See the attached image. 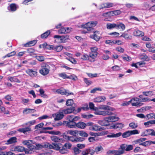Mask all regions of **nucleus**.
Wrapping results in <instances>:
<instances>
[{
  "instance_id": "nucleus-1",
  "label": "nucleus",
  "mask_w": 155,
  "mask_h": 155,
  "mask_svg": "<svg viewBox=\"0 0 155 155\" xmlns=\"http://www.w3.org/2000/svg\"><path fill=\"white\" fill-rule=\"evenodd\" d=\"M51 140L56 143H52V145H51L50 147L56 150H59L60 152L62 154H66L68 152V149L71 148L72 144L67 143L63 145L62 144L58 142H60L63 141V139L60 138L56 136H53L51 137Z\"/></svg>"
},
{
  "instance_id": "nucleus-2",
  "label": "nucleus",
  "mask_w": 155,
  "mask_h": 155,
  "mask_svg": "<svg viewBox=\"0 0 155 155\" xmlns=\"http://www.w3.org/2000/svg\"><path fill=\"white\" fill-rule=\"evenodd\" d=\"M80 118L79 117L70 115L67 117V121H63V124L70 128H75L76 126V121Z\"/></svg>"
},
{
  "instance_id": "nucleus-3",
  "label": "nucleus",
  "mask_w": 155,
  "mask_h": 155,
  "mask_svg": "<svg viewBox=\"0 0 155 155\" xmlns=\"http://www.w3.org/2000/svg\"><path fill=\"white\" fill-rule=\"evenodd\" d=\"M99 108L100 109L104 110H99L97 113L98 115L105 116L113 114L112 112L114 110V108L110 106L103 105L99 107Z\"/></svg>"
},
{
  "instance_id": "nucleus-4",
  "label": "nucleus",
  "mask_w": 155,
  "mask_h": 155,
  "mask_svg": "<svg viewBox=\"0 0 155 155\" xmlns=\"http://www.w3.org/2000/svg\"><path fill=\"white\" fill-rule=\"evenodd\" d=\"M91 52L89 53V56L91 60H90L91 62H94L98 54V48L96 47H91L90 48Z\"/></svg>"
},
{
  "instance_id": "nucleus-5",
  "label": "nucleus",
  "mask_w": 155,
  "mask_h": 155,
  "mask_svg": "<svg viewBox=\"0 0 155 155\" xmlns=\"http://www.w3.org/2000/svg\"><path fill=\"white\" fill-rule=\"evenodd\" d=\"M50 68V66L48 64H45L41 66V69L39 70V72L43 76L46 75L49 73Z\"/></svg>"
},
{
  "instance_id": "nucleus-6",
  "label": "nucleus",
  "mask_w": 155,
  "mask_h": 155,
  "mask_svg": "<svg viewBox=\"0 0 155 155\" xmlns=\"http://www.w3.org/2000/svg\"><path fill=\"white\" fill-rule=\"evenodd\" d=\"M97 23L98 22L97 21H90L84 25L83 27L84 28L87 29L88 31H90L93 29L92 28L95 26Z\"/></svg>"
},
{
  "instance_id": "nucleus-7",
  "label": "nucleus",
  "mask_w": 155,
  "mask_h": 155,
  "mask_svg": "<svg viewBox=\"0 0 155 155\" xmlns=\"http://www.w3.org/2000/svg\"><path fill=\"white\" fill-rule=\"evenodd\" d=\"M149 135L155 136V131L153 129L146 130L142 132L141 136L142 137L147 136Z\"/></svg>"
},
{
  "instance_id": "nucleus-8",
  "label": "nucleus",
  "mask_w": 155,
  "mask_h": 155,
  "mask_svg": "<svg viewBox=\"0 0 155 155\" xmlns=\"http://www.w3.org/2000/svg\"><path fill=\"white\" fill-rule=\"evenodd\" d=\"M56 92L58 94L67 96L71 95H74L73 93L70 92L68 90L65 89H58L56 90Z\"/></svg>"
},
{
  "instance_id": "nucleus-9",
  "label": "nucleus",
  "mask_w": 155,
  "mask_h": 155,
  "mask_svg": "<svg viewBox=\"0 0 155 155\" xmlns=\"http://www.w3.org/2000/svg\"><path fill=\"white\" fill-rule=\"evenodd\" d=\"M25 72L30 77L32 78L36 77L38 74L37 71H34L33 69H28L26 70Z\"/></svg>"
},
{
  "instance_id": "nucleus-10",
  "label": "nucleus",
  "mask_w": 155,
  "mask_h": 155,
  "mask_svg": "<svg viewBox=\"0 0 155 155\" xmlns=\"http://www.w3.org/2000/svg\"><path fill=\"white\" fill-rule=\"evenodd\" d=\"M94 153V150L91 148L86 149L81 152L82 155H93Z\"/></svg>"
},
{
  "instance_id": "nucleus-11",
  "label": "nucleus",
  "mask_w": 155,
  "mask_h": 155,
  "mask_svg": "<svg viewBox=\"0 0 155 155\" xmlns=\"http://www.w3.org/2000/svg\"><path fill=\"white\" fill-rule=\"evenodd\" d=\"M94 35H90V38L94 39L96 41H99L101 38V35L99 31H96L94 32Z\"/></svg>"
},
{
  "instance_id": "nucleus-12",
  "label": "nucleus",
  "mask_w": 155,
  "mask_h": 155,
  "mask_svg": "<svg viewBox=\"0 0 155 155\" xmlns=\"http://www.w3.org/2000/svg\"><path fill=\"white\" fill-rule=\"evenodd\" d=\"M124 127V124L121 123H118L111 125L110 127V128L111 129H115L120 130L123 128Z\"/></svg>"
},
{
  "instance_id": "nucleus-13",
  "label": "nucleus",
  "mask_w": 155,
  "mask_h": 155,
  "mask_svg": "<svg viewBox=\"0 0 155 155\" xmlns=\"http://www.w3.org/2000/svg\"><path fill=\"white\" fill-rule=\"evenodd\" d=\"M108 120V118H107V117H105L102 120H99L98 123L101 126H108L110 125V123H109Z\"/></svg>"
},
{
  "instance_id": "nucleus-14",
  "label": "nucleus",
  "mask_w": 155,
  "mask_h": 155,
  "mask_svg": "<svg viewBox=\"0 0 155 155\" xmlns=\"http://www.w3.org/2000/svg\"><path fill=\"white\" fill-rule=\"evenodd\" d=\"M54 38H56L55 41L58 43H62L63 42V40L64 39H65L66 36H61L59 35H55L54 36Z\"/></svg>"
},
{
  "instance_id": "nucleus-15",
  "label": "nucleus",
  "mask_w": 155,
  "mask_h": 155,
  "mask_svg": "<svg viewBox=\"0 0 155 155\" xmlns=\"http://www.w3.org/2000/svg\"><path fill=\"white\" fill-rule=\"evenodd\" d=\"M37 42V40H34L28 41L26 43L22 45L23 47H28L34 46L36 44Z\"/></svg>"
},
{
  "instance_id": "nucleus-16",
  "label": "nucleus",
  "mask_w": 155,
  "mask_h": 155,
  "mask_svg": "<svg viewBox=\"0 0 155 155\" xmlns=\"http://www.w3.org/2000/svg\"><path fill=\"white\" fill-rule=\"evenodd\" d=\"M75 110V107H71L62 110L63 112L65 114H71Z\"/></svg>"
},
{
  "instance_id": "nucleus-17",
  "label": "nucleus",
  "mask_w": 155,
  "mask_h": 155,
  "mask_svg": "<svg viewBox=\"0 0 155 155\" xmlns=\"http://www.w3.org/2000/svg\"><path fill=\"white\" fill-rule=\"evenodd\" d=\"M89 107L90 108L93 110H94L95 112V114L96 115H98L97 113L99 111V107H94V104L92 102H90L89 104Z\"/></svg>"
},
{
  "instance_id": "nucleus-18",
  "label": "nucleus",
  "mask_w": 155,
  "mask_h": 155,
  "mask_svg": "<svg viewBox=\"0 0 155 155\" xmlns=\"http://www.w3.org/2000/svg\"><path fill=\"white\" fill-rule=\"evenodd\" d=\"M8 9L11 12H14L17 9L16 4L14 3L10 4L9 6L8 7Z\"/></svg>"
},
{
  "instance_id": "nucleus-19",
  "label": "nucleus",
  "mask_w": 155,
  "mask_h": 155,
  "mask_svg": "<svg viewBox=\"0 0 155 155\" xmlns=\"http://www.w3.org/2000/svg\"><path fill=\"white\" fill-rule=\"evenodd\" d=\"M133 35L137 37H142L144 35V33L138 30H136L133 32Z\"/></svg>"
},
{
  "instance_id": "nucleus-20",
  "label": "nucleus",
  "mask_w": 155,
  "mask_h": 155,
  "mask_svg": "<svg viewBox=\"0 0 155 155\" xmlns=\"http://www.w3.org/2000/svg\"><path fill=\"white\" fill-rule=\"evenodd\" d=\"M69 30L68 28H65L64 27H62L58 30V32L59 34H66L69 32Z\"/></svg>"
},
{
  "instance_id": "nucleus-21",
  "label": "nucleus",
  "mask_w": 155,
  "mask_h": 155,
  "mask_svg": "<svg viewBox=\"0 0 155 155\" xmlns=\"http://www.w3.org/2000/svg\"><path fill=\"white\" fill-rule=\"evenodd\" d=\"M31 130V128L28 127H27L24 128H20L18 130V131L20 132L23 133L25 134H27L26 133L27 132L30 131Z\"/></svg>"
},
{
  "instance_id": "nucleus-22",
  "label": "nucleus",
  "mask_w": 155,
  "mask_h": 155,
  "mask_svg": "<svg viewBox=\"0 0 155 155\" xmlns=\"http://www.w3.org/2000/svg\"><path fill=\"white\" fill-rule=\"evenodd\" d=\"M121 134L122 133L121 132H119L116 134L111 133L107 135L106 137L108 138L117 137H120Z\"/></svg>"
},
{
  "instance_id": "nucleus-23",
  "label": "nucleus",
  "mask_w": 155,
  "mask_h": 155,
  "mask_svg": "<svg viewBox=\"0 0 155 155\" xmlns=\"http://www.w3.org/2000/svg\"><path fill=\"white\" fill-rule=\"evenodd\" d=\"M17 142V138L16 137H13L10 138L7 140L6 144H9Z\"/></svg>"
},
{
  "instance_id": "nucleus-24",
  "label": "nucleus",
  "mask_w": 155,
  "mask_h": 155,
  "mask_svg": "<svg viewBox=\"0 0 155 155\" xmlns=\"http://www.w3.org/2000/svg\"><path fill=\"white\" fill-rule=\"evenodd\" d=\"M106 99V97L104 96L98 97L94 99V102L97 103L102 102L104 101Z\"/></svg>"
},
{
  "instance_id": "nucleus-25",
  "label": "nucleus",
  "mask_w": 155,
  "mask_h": 155,
  "mask_svg": "<svg viewBox=\"0 0 155 155\" xmlns=\"http://www.w3.org/2000/svg\"><path fill=\"white\" fill-rule=\"evenodd\" d=\"M79 134V131L77 130H69L65 132V134H70L74 136L77 135Z\"/></svg>"
},
{
  "instance_id": "nucleus-26",
  "label": "nucleus",
  "mask_w": 155,
  "mask_h": 155,
  "mask_svg": "<svg viewBox=\"0 0 155 155\" xmlns=\"http://www.w3.org/2000/svg\"><path fill=\"white\" fill-rule=\"evenodd\" d=\"M86 127V123L84 122L80 121L78 123H76V127H77L79 128L84 129Z\"/></svg>"
},
{
  "instance_id": "nucleus-27",
  "label": "nucleus",
  "mask_w": 155,
  "mask_h": 155,
  "mask_svg": "<svg viewBox=\"0 0 155 155\" xmlns=\"http://www.w3.org/2000/svg\"><path fill=\"white\" fill-rule=\"evenodd\" d=\"M89 129L91 130L96 131H101L102 130V128L100 126L97 125H93L92 126L90 127Z\"/></svg>"
},
{
  "instance_id": "nucleus-28",
  "label": "nucleus",
  "mask_w": 155,
  "mask_h": 155,
  "mask_svg": "<svg viewBox=\"0 0 155 155\" xmlns=\"http://www.w3.org/2000/svg\"><path fill=\"white\" fill-rule=\"evenodd\" d=\"M120 37H122L127 40H130L132 39V36L125 32L123 33L120 36Z\"/></svg>"
},
{
  "instance_id": "nucleus-29",
  "label": "nucleus",
  "mask_w": 155,
  "mask_h": 155,
  "mask_svg": "<svg viewBox=\"0 0 155 155\" xmlns=\"http://www.w3.org/2000/svg\"><path fill=\"white\" fill-rule=\"evenodd\" d=\"M63 113L62 111L58 114L56 115V117L54 118V120L56 121L58 120L62 119L64 116Z\"/></svg>"
},
{
  "instance_id": "nucleus-30",
  "label": "nucleus",
  "mask_w": 155,
  "mask_h": 155,
  "mask_svg": "<svg viewBox=\"0 0 155 155\" xmlns=\"http://www.w3.org/2000/svg\"><path fill=\"white\" fill-rule=\"evenodd\" d=\"M40 133H48L51 134L58 135L60 134L61 132L60 131H45V130H42L40 131Z\"/></svg>"
},
{
  "instance_id": "nucleus-31",
  "label": "nucleus",
  "mask_w": 155,
  "mask_h": 155,
  "mask_svg": "<svg viewBox=\"0 0 155 155\" xmlns=\"http://www.w3.org/2000/svg\"><path fill=\"white\" fill-rule=\"evenodd\" d=\"M25 150V148L22 146H18L15 147L14 150L18 152H23Z\"/></svg>"
},
{
  "instance_id": "nucleus-32",
  "label": "nucleus",
  "mask_w": 155,
  "mask_h": 155,
  "mask_svg": "<svg viewBox=\"0 0 155 155\" xmlns=\"http://www.w3.org/2000/svg\"><path fill=\"white\" fill-rule=\"evenodd\" d=\"M108 118V120L109 123L110 122H113L118 120V118L115 116H110L108 117H107Z\"/></svg>"
},
{
  "instance_id": "nucleus-33",
  "label": "nucleus",
  "mask_w": 155,
  "mask_h": 155,
  "mask_svg": "<svg viewBox=\"0 0 155 155\" xmlns=\"http://www.w3.org/2000/svg\"><path fill=\"white\" fill-rule=\"evenodd\" d=\"M8 80L11 82H15L18 83L21 82V81L15 76L9 77Z\"/></svg>"
},
{
  "instance_id": "nucleus-34",
  "label": "nucleus",
  "mask_w": 155,
  "mask_h": 155,
  "mask_svg": "<svg viewBox=\"0 0 155 155\" xmlns=\"http://www.w3.org/2000/svg\"><path fill=\"white\" fill-rule=\"evenodd\" d=\"M43 48L49 50H54V46L53 45H48L47 43H44L42 45Z\"/></svg>"
},
{
  "instance_id": "nucleus-35",
  "label": "nucleus",
  "mask_w": 155,
  "mask_h": 155,
  "mask_svg": "<svg viewBox=\"0 0 155 155\" xmlns=\"http://www.w3.org/2000/svg\"><path fill=\"white\" fill-rule=\"evenodd\" d=\"M125 25L122 23H120L118 24H116V28L117 29H122V30H124L125 29Z\"/></svg>"
},
{
  "instance_id": "nucleus-36",
  "label": "nucleus",
  "mask_w": 155,
  "mask_h": 155,
  "mask_svg": "<svg viewBox=\"0 0 155 155\" xmlns=\"http://www.w3.org/2000/svg\"><path fill=\"white\" fill-rule=\"evenodd\" d=\"M50 31L49 30H48L41 35V38L43 39L47 38L50 34Z\"/></svg>"
},
{
  "instance_id": "nucleus-37",
  "label": "nucleus",
  "mask_w": 155,
  "mask_h": 155,
  "mask_svg": "<svg viewBox=\"0 0 155 155\" xmlns=\"http://www.w3.org/2000/svg\"><path fill=\"white\" fill-rule=\"evenodd\" d=\"M127 146V145L125 144H121L120 146V147L119 148V150H120L121 152L124 153Z\"/></svg>"
},
{
  "instance_id": "nucleus-38",
  "label": "nucleus",
  "mask_w": 155,
  "mask_h": 155,
  "mask_svg": "<svg viewBox=\"0 0 155 155\" xmlns=\"http://www.w3.org/2000/svg\"><path fill=\"white\" fill-rule=\"evenodd\" d=\"M35 50L32 48H29L27 49L26 53L27 52L29 54V55L31 56L35 52Z\"/></svg>"
},
{
  "instance_id": "nucleus-39",
  "label": "nucleus",
  "mask_w": 155,
  "mask_h": 155,
  "mask_svg": "<svg viewBox=\"0 0 155 155\" xmlns=\"http://www.w3.org/2000/svg\"><path fill=\"white\" fill-rule=\"evenodd\" d=\"M81 59L83 60H88L90 61V60H91L90 58L89 54L88 55L86 54H84L81 58Z\"/></svg>"
},
{
  "instance_id": "nucleus-40",
  "label": "nucleus",
  "mask_w": 155,
  "mask_h": 155,
  "mask_svg": "<svg viewBox=\"0 0 155 155\" xmlns=\"http://www.w3.org/2000/svg\"><path fill=\"white\" fill-rule=\"evenodd\" d=\"M74 103V101L72 99H68L66 101V105L67 106H72Z\"/></svg>"
},
{
  "instance_id": "nucleus-41",
  "label": "nucleus",
  "mask_w": 155,
  "mask_h": 155,
  "mask_svg": "<svg viewBox=\"0 0 155 155\" xmlns=\"http://www.w3.org/2000/svg\"><path fill=\"white\" fill-rule=\"evenodd\" d=\"M78 134L80 136L84 137H87L88 136V134L84 131H79Z\"/></svg>"
},
{
  "instance_id": "nucleus-42",
  "label": "nucleus",
  "mask_w": 155,
  "mask_h": 155,
  "mask_svg": "<svg viewBox=\"0 0 155 155\" xmlns=\"http://www.w3.org/2000/svg\"><path fill=\"white\" fill-rule=\"evenodd\" d=\"M63 48V47L62 46L58 45L55 47L54 46V50L57 52H59L62 50Z\"/></svg>"
},
{
  "instance_id": "nucleus-43",
  "label": "nucleus",
  "mask_w": 155,
  "mask_h": 155,
  "mask_svg": "<svg viewBox=\"0 0 155 155\" xmlns=\"http://www.w3.org/2000/svg\"><path fill=\"white\" fill-rule=\"evenodd\" d=\"M103 148L101 146H99L97 147L94 150V153L96 152L97 153H99V152L101 150H103Z\"/></svg>"
},
{
  "instance_id": "nucleus-44",
  "label": "nucleus",
  "mask_w": 155,
  "mask_h": 155,
  "mask_svg": "<svg viewBox=\"0 0 155 155\" xmlns=\"http://www.w3.org/2000/svg\"><path fill=\"white\" fill-rule=\"evenodd\" d=\"M116 24L115 23H107V27L108 29H111L114 28H116Z\"/></svg>"
},
{
  "instance_id": "nucleus-45",
  "label": "nucleus",
  "mask_w": 155,
  "mask_h": 155,
  "mask_svg": "<svg viewBox=\"0 0 155 155\" xmlns=\"http://www.w3.org/2000/svg\"><path fill=\"white\" fill-rule=\"evenodd\" d=\"M0 112H3L5 114H9V112L8 110H6L5 108V107L2 106L0 107Z\"/></svg>"
},
{
  "instance_id": "nucleus-46",
  "label": "nucleus",
  "mask_w": 155,
  "mask_h": 155,
  "mask_svg": "<svg viewBox=\"0 0 155 155\" xmlns=\"http://www.w3.org/2000/svg\"><path fill=\"white\" fill-rule=\"evenodd\" d=\"M129 126L132 129H134L137 128V127L138 125L137 123L131 122L129 124Z\"/></svg>"
},
{
  "instance_id": "nucleus-47",
  "label": "nucleus",
  "mask_w": 155,
  "mask_h": 155,
  "mask_svg": "<svg viewBox=\"0 0 155 155\" xmlns=\"http://www.w3.org/2000/svg\"><path fill=\"white\" fill-rule=\"evenodd\" d=\"M74 155L79 154L81 152V150L77 147H74L73 148Z\"/></svg>"
},
{
  "instance_id": "nucleus-48",
  "label": "nucleus",
  "mask_w": 155,
  "mask_h": 155,
  "mask_svg": "<svg viewBox=\"0 0 155 155\" xmlns=\"http://www.w3.org/2000/svg\"><path fill=\"white\" fill-rule=\"evenodd\" d=\"M16 52L15 51H12L10 53H8L5 56L3 57V58L6 57H10L15 55L16 54Z\"/></svg>"
},
{
  "instance_id": "nucleus-49",
  "label": "nucleus",
  "mask_w": 155,
  "mask_h": 155,
  "mask_svg": "<svg viewBox=\"0 0 155 155\" xmlns=\"http://www.w3.org/2000/svg\"><path fill=\"white\" fill-rule=\"evenodd\" d=\"M151 145L150 141H147L141 143L139 144L140 145H142L144 147L150 146Z\"/></svg>"
},
{
  "instance_id": "nucleus-50",
  "label": "nucleus",
  "mask_w": 155,
  "mask_h": 155,
  "mask_svg": "<svg viewBox=\"0 0 155 155\" xmlns=\"http://www.w3.org/2000/svg\"><path fill=\"white\" fill-rule=\"evenodd\" d=\"M130 134L129 130H128L124 133L122 134V136L123 138H127L130 136Z\"/></svg>"
},
{
  "instance_id": "nucleus-51",
  "label": "nucleus",
  "mask_w": 155,
  "mask_h": 155,
  "mask_svg": "<svg viewBox=\"0 0 155 155\" xmlns=\"http://www.w3.org/2000/svg\"><path fill=\"white\" fill-rule=\"evenodd\" d=\"M84 81L87 86H89L91 84L93 83L92 81L88 80V78H84Z\"/></svg>"
},
{
  "instance_id": "nucleus-52",
  "label": "nucleus",
  "mask_w": 155,
  "mask_h": 155,
  "mask_svg": "<svg viewBox=\"0 0 155 155\" xmlns=\"http://www.w3.org/2000/svg\"><path fill=\"white\" fill-rule=\"evenodd\" d=\"M152 91H143L142 92L143 94L145 96H150L152 95Z\"/></svg>"
},
{
  "instance_id": "nucleus-53",
  "label": "nucleus",
  "mask_w": 155,
  "mask_h": 155,
  "mask_svg": "<svg viewBox=\"0 0 155 155\" xmlns=\"http://www.w3.org/2000/svg\"><path fill=\"white\" fill-rule=\"evenodd\" d=\"M59 76L60 77H61L63 79L68 78H69V76L67 75L65 73H62L59 74Z\"/></svg>"
},
{
  "instance_id": "nucleus-54",
  "label": "nucleus",
  "mask_w": 155,
  "mask_h": 155,
  "mask_svg": "<svg viewBox=\"0 0 155 155\" xmlns=\"http://www.w3.org/2000/svg\"><path fill=\"white\" fill-rule=\"evenodd\" d=\"M67 59L73 64H75L77 63V61L73 58L71 57L69 58H67Z\"/></svg>"
},
{
  "instance_id": "nucleus-55",
  "label": "nucleus",
  "mask_w": 155,
  "mask_h": 155,
  "mask_svg": "<svg viewBox=\"0 0 155 155\" xmlns=\"http://www.w3.org/2000/svg\"><path fill=\"white\" fill-rule=\"evenodd\" d=\"M113 4L111 3H107L104 4V7L102 8L111 7L113 6Z\"/></svg>"
},
{
  "instance_id": "nucleus-56",
  "label": "nucleus",
  "mask_w": 155,
  "mask_h": 155,
  "mask_svg": "<svg viewBox=\"0 0 155 155\" xmlns=\"http://www.w3.org/2000/svg\"><path fill=\"white\" fill-rule=\"evenodd\" d=\"M130 136L132 135L138 134L139 133V131L137 130H129Z\"/></svg>"
},
{
  "instance_id": "nucleus-57",
  "label": "nucleus",
  "mask_w": 155,
  "mask_h": 155,
  "mask_svg": "<svg viewBox=\"0 0 155 155\" xmlns=\"http://www.w3.org/2000/svg\"><path fill=\"white\" fill-rule=\"evenodd\" d=\"M111 69L113 71H119L120 70V67L117 65L112 67Z\"/></svg>"
},
{
  "instance_id": "nucleus-58",
  "label": "nucleus",
  "mask_w": 155,
  "mask_h": 155,
  "mask_svg": "<svg viewBox=\"0 0 155 155\" xmlns=\"http://www.w3.org/2000/svg\"><path fill=\"white\" fill-rule=\"evenodd\" d=\"M143 103L139 102L136 103H132V106L139 107L143 105Z\"/></svg>"
},
{
  "instance_id": "nucleus-59",
  "label": "nucleus",
  "mask_w": 155,
  "mask_h": 155,
  "mask_svg": "<svg viewBox=\"0 0 155 155\" xmlns=\"http://www.w3.org/2000/svg\"><path fill=\"white\" fill-rule=\"evenodd\" d=\"M125 55L126 56H122V58L124 60L127 61H129L131 60V58L127 54H125Z\"/></svg>"
},
{
  "instance_id": "nucleus-60",
  "label": "nucleus",
  "mask_w": 155,
  "mask_h": 155,
  "mask_svg": "<svg viewBox=\"0 0 155 155\" xmlns=\"http://www.w3.org/2000/svg\"><path fill=\"white\" fill-rule=\"evenodd\" d=\"M119 35L120 34L119 33L116 32L110 33L109 34V35H113V36L114 37H118L119 36Z\"/></svg>"
},
{
  "instance_id": "nucleus-61",
  "label": "nucleus",
  "mask_w": 155,
  "mask_h": 155,
  "mask_svg": "<svg viewBox=\"0 0 155 155\" xmlns=\"http://www.w3.org/2000/svg\"><path fill=\"white\" fill-rule=\"evenodd\" d=\"M33 110L34 111L33 112H35L36 111V110L34 109H31L30 108H26L24 110L23 112H26L27 114H28L29 113H31V112H30V110Z\"/></svg>"
},
{
  "instance_id": "nucleus-62",
  "label": "nucleus",
  "mask_w": 155,
  "mask_h": 155,
  "mask_svg": "<svg viewBox=\"0 0 155 155\" xmlns=\"http://www.w3.org/2000/svg\"><path fill=\"white\" fill-rule=\"evenodd\" d=\"M133 149V146L132 145H127L126 148L125 149L126 151H129L132 150Z\"/></svg>"
},
{
  "instance_id": "nucleus-63",
  "label": "nucleus",
  "mask_w": 155,
  "mask_h": 155,
  "mask_svg": "<svg viewBox=\"0 0 155 155\" xmlns=\"http://www.w3.org/2000/svg\"><path fill=\"white\" fill-rule=\"evenodd\" d=\"M113 11L114 16L119 15L121 13V11L119 10H114Z\"/></svg>"
},
{
  "instance_id": "nucleus-64",
  "label": "nucleus",
  "mask_w": 155,
  "mask_h": 155,
  "mask_svg": "<svg viewBox=\"0 0 155 155\" xmlns=\"http://www.w3.org/2000/svg\"><path fill=\"white\" fill-rule=\"evenodd\" d=\"M87 74L90 78H94L97 77V74L96 73L92 74L91 73H87Z\"/></svg>"
}]
</instances>
